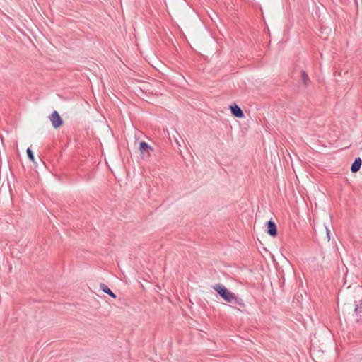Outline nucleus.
<instances>
[{"instance_id": "1", "label": "nucleus", "mask_w": 362, "mask_h": 362, "mask_svg": "<svg viewBox=\"0 0 362 362\" xmlns=\"http://www.w3.org/2000/svg\"><path fill=\"white\" fill-rule=\"evenodd\" d=\"M212 288L227 303H234L243 308L245 307L244 300L235 293L229 291L223 284H216L212 286Z\"/></svg>"}, {"instance_id": "2", "label": "nucleus", "mask_w": 362, "mask_h": 362, "mask_svg": "<svg viewBox=\"0 0 362 362\" xmlns=\"http://www.w3.org/2000/svg\"><path fill=\"white\" fill-rule=\"evenodd\" d=\"M139 148L143 159H148L151 156V153L153 151V148L145 141H141L139 143Z\"/></svg>"}, {"instance_id": "3", "label": "nucleus", "mask_w": 362, "mask_h": 362, "mask_svg": "<svg viewBox=\"0 0 362 362\" xmlns=\"http://www.w3.org/2000/svg\"><path fill=\"white\" fill-rule=\"evenodd\" d=\"M50 121L54 128L57 129L63 124V119L57 111L54 110L49 116Z\"/></svg>"}, {"instance_id": "4", "label": "nucleus", "mask_w": 362, "mask_h": 362, "mask_svg": "<svg viewBox=\"0 0 362 362\" xmlns=\"http://www.w3.org/2000/svg\"><path fill=\"white\" fill-rule=\"evenodd\" d=\"M354 309L351 316L354 318L356 322H358L359 319L362 317V303L361 300L355 301L354 305Z\"/></svg>"}, {"instance_id": "5", "label": "nucleus", "mask_w": 362, "mask_h": 362, "mask_svg": "<svg viewBox=\"0 0 362 362\" xmlns=\"http://www.w3.org/2000/svg\"><path fill=\"white\" fill-rule=\"evenodd\" d=\"M267 233L272 237L277 235V227L274 221L269 220L267 222Z\"/></svg>"}, {"instance_id": "6", "label": "nucleus", "mask_w": 362, "mask_h": 362, "mask_svg": "<svg viewBox=\"0 0 362 362\" xmlns=\"http://www.w3.org/2000/svg\"><path fill=\"white\" fill-rule=\"evenodd\" d=\"M231 113L233 116L238 118H243L244 117V113L241 108L237 105L234 104L233 105L230 106Z\"/></svg>"}, {"instance_id": "7", "label": "nucleus", "mask_w": 362, "mask_h": 362, "mask_svg": "<svg viewBox=\"0 0 362 362\" xmlns=\"http://www.w3.org/2000/svg\"><path fill=\"white\" fill-rule=\"evenodd\" d=\"M361 164H362L361 159L359 157L356 158L354 160V161L353 162V163L351 164V171L352 173L358 172L361 166Z\"/></svg>"}, {"instance_id": "8", "label": "nucleus", "mask_w": 362, "mask_h": 362, "mask_svg": "<svg viewBox=\"0 0 362 362\" xmlns=\"http://www.w3.org/2000/svg\"><path fill=\"white\" fill-rule=\"evenodd\" d=\"M100 288L105 293L108 294L113 298H116L117 296L109 288V287L104 283L100 284Z\"/></svg>"}, {"instance_id": "9", "label": "nucleus", "mask_w": 362, "mask_h": 362, "mask_svg": "<svg viewBox=\"0 0 362 362\" xmlns=\"http://www.w3.org/2000/svg\"><path fill=\"white\" fill-rule=\"evenodd\" d=\"M301 81L304 87L307 88L310 82V78L307 73L303 70L301 71Z\"/></svg>"}, {"instance_id": "10", "label": "nucleus", "mask_w": 362, "mask_h": 362, "mask_svg": "<svg viewBox=\"0 0 362 362\" xmlns=\"http://www.w3.org/2000/svg\"><path fill=\"white\" fill-rule=\"evenodd\" d=\"M26 152H27V156H28L29 160L35 163V156H34L33 151L30 148H28Z\"/></svg>"}, {"instance_id": "11", "label": "nucleus", "mask_w": 362, "mask_h": 362, "mask_svg": "<svg viewBox=\"0 0 362 362\" xmlns=\"http://www.w3.org/2000/svg\"><path fill=\"white\" fill-rule=\"evenodd\" d=\"M326 230H327V235L328 236V238L329 239V230L327 228H326Z\"/></svg>"}]
</instances>
